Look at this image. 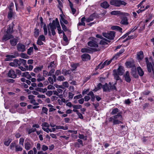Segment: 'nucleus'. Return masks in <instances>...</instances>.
<instances>
[{
  "mask_svg": "<svg viewBox=\"0 0 154 154\" xmlns=\"http://www.w3.org/2000/svg\"><path fill=\"white\" fill-rule=\"evenodd\" d=\"M37 77L38 78L37 79V81L38 82L43 81L45 79L44 77L41 76V75L40 74H38Z\"/></svg>",
  "mask_w": 154,
  "mask_h": 154,
  "instance_id": "58836bf2",
  "label": "nucleus"
},
{
  "mask_svg": "<svg viewBox=\"0 0 154 154\" xmlns=\"http://www.w3.org/2000/svg\"><path fill=\"white\" fill-rule=\"evenodd\" d=\"M112 30H116L120 32H122V29L119 26H113L112 27Z\"/></svg>",
  "mask_w": 154,
  "mask_h": 154,
  "instance_id": "37998d69",
  "label": "nucleus"
},
{
  "mask_svg": "<svg viewBox=\"0 0 154 154\" xmlns=\"http://www.w3.org/2000/svg\"><path fill=\"white\" fill-rule=\"evenodd\" d=\"M22 76L25 77L29 79H30L32 78L31 75H30L29 72H27L22 73Z\"/></svg>",
  "mask_w": 154,
  "mask_h": 154,
  "instance_id": "4be33fe9",
  "label": "nucleus"
},
{
  "mask_svg": "<svg viewBox=\"0 0 154 154\" xmlns=\"http://www.w3.org/2000/svg\"><path fill=\"white\" fill-rule=\"evenodd\" d=\"M96 37L98 38H100L101 39H102V40H104L105 41H107L108 42H110V41L107 40V39L103 38L102 36L101 35H99V34H97L96 35Z\"/></svg>",
  "mask_w": 154,
  "mask_h": 154,
  "instance_id": "49530a36",
  "label": "nucleus"
},
{
  "mask_svg": "<svg viewBox=\"0 0 154 154\" xmlns=\"http://www.w3.org/2000/svg\"><path fill=\"white\" fill-rule=\"evenodd\" d=\"M14 61L15 65L17 66V67L18 66H20V63L19 60L15 59L14 60Z\"/></svg>",
  "mask_w": 154,
  "mask_h": 154,
  "instance_id": "bf43d9fd",
  "label": "nucleus"
},
{
  "mask_svg": "<svg viewBox=\"0 0 154 154\" xmlns=\"http://www.w3.org/2000/svg\"><path fill=\"white\" fill-rule=\"evenodd\" d=\"M137 69L139 75L140 76H142L144 74V72L141 68L139 66L137 67Z\"/></svg>",
  "mask_w": 154,
  "mask_h": 154,
  "instance_id": "f704fd0d",
  "label": "nucleus"
},
{
  "mask_svg": "<svg viewBox=\"0 0 154 154\" xmlns=\"http://www.w3.org/2000/svg\"><path fill=\"white\" fill-rule=\"evenodd\" d=\"M38 38L40 40L43 41L44 42L45 41V36L43 35H40L39 36Z\"/></svg>",
  "mask_w": 154,
  "mask_h": 154,
  "instance_id": "680f3d73",
  "label": "nucleus"
},
{
  "mask_svg": "<svg viewBox=\"0 0 154 154\" xmlns=\"http://www.w3.org/2000/svg\"><path fill=\"white\" fill-rule=\"evenodd\" d=\"M72 72L71 69L67 70L66 69H63L62 71V73L65 75H70Z\"/></svg>",
  "mask_w": 154,
  "mask_h": 154,
  "instance_id": "412c9836",
  "label": "nucleus"
},
{
  "mask_svg": "<svg viewBox=\"0 0 154 154\" xmlns=\"http://www.w3.org/2000/svg\"><path fill=\"white\" fill-rule=\"evenodd\" d=\"M145 59L146 64L148 71L149 72H151L152 70L154 69V66H153L151 63L149 62L148 59L147 57L145 58Z\"/></svg>",
  "mask_w": 154,
  "mask_h": 154,
  "instance_id": "39448f33",
  "label": "nucleus"
},
{
  "mask_svg": "<svg viewBox=\"0 0 154 154\" xmlns=\"http://www.w3.org/2000/svg\"><path fill=\"white\" fill-rule=\"evenodd\" d=\"M17 50L19 52H23L26 50L25 45L20 43L17 45Z\"/></svg>",
  "mask_w": 154,
  "mask_h": 154,
  "instance_id": "423d86ee",
  "label": "nucleus"
},
{
  "mask_svg": "<svg viewBox=\"0 0 154 154\" xmlns=\"http://www.w3.org/2000/svg\"><path fill=\"white\" fill-rule=\"evenodd\" d=\"M13 12L12 8H11L9 9V11L8 12V19L10 20L11 19V18L13 16Z\"/></svg>",
  "mask_w": 154,
  "mask_h": 154,
  "instance_id": "72a5a7b5",
  "label": "nucleus"
},
{
  "mask_svg": "<svg viewBox=\"0 0 154 154\" xmlns=\"http://www.w3.org/2000/svg\"><path fill=\"white\" fill-rule=\"evenodd\" d=\"M24 139L23 138H21L19 140V144L22 146H23V143Z\"/></svg>",
  "mask_w": 154,
  "mask_h": 154,
  "instance_id": "6e6d98bb",
  "label": "nucleus"
},
{
  "mask_svg": "<svg viewBox=\"0 0 154 154\" xmlns=\"http://www.w3.org/2000/svg\"><path fill=\"white\" fill-rule=\"evenodd\" d=\"M19 40L18 38H14L10 40V42L11 45L12 46H15L16 45Z\"/></svg>",
  "mask_w": 154,
  "mask_h": 154,
  "instance_id": "4468645a",
  "label": "nucleus"
},
{
  "mask_svg": "<svg viewBox=\"0 0 154 154\" xmlns=\"http://www.w3.org/2000/svg\"><path fill=\"white\" fill-rule=\"evenodd\" d=\"M100 48H92L87 47L86 48H82L81 51L82 53H87L90 54L94 52L100 51Z\"/></svg>",
  "mask_w": 154,
  "mask_h": 154,
  "instance_id": "7ed1b4c3",
  "label": "nucleus"
},
{
  "mask_svg": "<svg viewBox=\"0 0 154 154\" xmlns=\"http://www.w3.org/2000/svg\"><path fill=\"white\" fill-rule=\"evenodd\" d=\"M57 80L60 81H62L65 80V79L63 76L60 75L57 77Z\"/></svg>",
  "mask_w": 154,
  "mask_h": 154,
  "instance_id": "09e8293b",
  "label": "nucleus"
},
{
  "mask_svg": "<svg viewBox=\"0 0 154 154\" xmlns=\"http://www.w3.org/2000/svg\"><path fill=\"white\" fill-rule=\"evenodd\" d=\"M19 61L20 63V66L21 65L24 66L26 65V61L25 60L20 59H19Z\"/></svg>",
  "mask_w": 154,
  "mask_h": 154,
  "instance_id": "c03bdc74",
  "label": "nucleus"
},
{
  "mask_svg": "<svg viewBox=\"0 0 154 154\" xmlns=\"http://www.w3.org/2000/svg\"><path fill=\"white\" fill-rule=\"evenodd\" d=\"M60 22H61L63 23H64L65 24H67L68 23V21L64 19V15L60 14Z\"/></svg>",
  "mask_w": 154,
  "mask_h": 154,
  "instance_id": "393cba45",
  "label": "nucleus"
},
{
  "mask_svg": "<svg viewBox=\"0 0 154 154\" xmlns=\"http://www.w3.org/2000/svg\"><path fill=\"white\" fill-rule=\"evenodd\" d=\"M79 64L78 63H73L71 65V67L72 69H71L72 72H73L74 70L76 69L77 66H78Z\"/></svg>",
  "mask_w": 154,
  "mask_h": 154,
  "instance_id": "a19ab883",
  "label": "nucleus"
},
{
  "mask_svg": "<svg viewBox=\"0 0 154 154\" xmlns=\"http://www.w3.org/2000/svg\"><path fill=\"white\" fill-rule=\"evenodd\" d=\"M102 35L105 37L110 40L114 39L115 35V32L114 31L108 32L107 33L103 32Z\"/></svg>",
  "mask_w": 154,
  "mask_h": 154,
  "instance_id": "20e7f679",
  "label": "nucleus"
},
{
  "mask_svg": "<svg viewBox=\"0 0 154 154\" xmlns=\"http://www.w3.org/2000/svg\"><path fill=\"white\" fill-rule=\"evenodd\" d=\"M125 51V49L124 48H122L120 51L113 57V58L117 59V58L120 56V55L122 54Z\"/></svg>",
  "mask_w": 154,
  "mask_h": 154,
  "instance_id": "cd10ccee",
  "label": "nucleus"
},
{
  "mask_svg": "<svg viewBox=\"0 0 154 154\" xmlns=\"http://www.w3.org/2000/svg\"><path fill=\"white\" fill-rule=\"evenodd\" d=\"M57 19H58L57 18H56L55 20H54L53 21L52 23H50L48 26L50 27V28L51 29H56V27H57Z\"/></svg>",
  "mask_w": 154,
  "mask_h": 154,
  "instance_id": "0eeeda50",
  "label": "nucleus"
},
{
  "mask_svg": "<svg viewBox=\"0 0 154 154\" xmlns=\"http://www.w3.org/2000/svg\"><path fill=\"white\" fill-rule=\"evenodd\" d=\"M78 137L80 139H83L85 140H87L86 137H85L83 134H79Z\"/></svg>",
  "mask_w": 154,
  "mask_h": 154,
  "instance_id": "5fc2aeb1",
  "label": "nucleus"
},
{
  "mask_svg": "<svg viewBox=\"0 0 154 154\" xmlns=\"http://www.w3.org/2000/svg\"><path fill=\"white\" fill-rule=\"evenodd\" d=\"M36 131V129L32 128L29 130L28 131V134H30L34 132L35 131Z\"/></svg>",
  "mask_w": 154,
  "mask_h": 154,
  "instance_id": "4d7b16f0",
  "label": "nucleus"
},
{
  "mask_svg": "<svg viewBox=\"0 0 154 154\" xmlns=\"http://www.w3.org/2000/svg\"><path fill=\"white\" fill-rule=\"evenodd\" d=\"M110 14L112 15H121L124 14H125L126 16H128L129 15L128 13H125L124 14L120 11H114L111 12Z\"/></svg>",
  "mask_w": 154,
  "mask_h": 154,
  "instance_id": "9b49d317",
  "label": "nucleus"
},
{
  "mask_svg": "<svg viewBox=\"0 0 154 154\" xmlns=\"http://www.w3.org/2000/svg\"><path fill=\"white\" fill-rule=\"evenodd\" d=\"M69 85V84L67 82H64L62 83V85H59V88L64 89L66 88H68Z\"/></svg>",
  "mask_w": 154,
  "mask_h": 154,
  "instance_id": "5701e85b",
  "label": "nucleus"
},
{
  "mask_svg": "<svg viewBox=\"0 0 154 154\" xmlns=\"http://www.w3.org/2000/svg\"><path fill=\"white\" fill-rule=\"evenodd\" d=\"M123 68L124 67L122 66L119 67L117 71V72L119 75H121L123 74L124 72Z\"/></svg>",
  "mask_w": 154,
  "mask_h": 154,
  "instance_id": "2eb2a0df",
  "label": "nucleus"
},
{
  "mask_svg": "<svg viewBox=\"0 0 154 154\" xmlns=\"http://www.w3.org/2000/svg\"><path fill=\"white\" fill-rule=\"evenodd\" d=\"M42 127H47L48 128L50 127V125L48 123L44 122L42 123Z\"/></svg>",
  "mask_w": 154,
  "mask_h": 154,
  "instance_id": "0e129e2a",
  "label": "nucleus"
},
{
  "mask_svg": "<svg viewBox=\"0 0 154 154\" xmlns=\"http://www.w3.org/2000/svg\"><path fill=\"white\" fill-rule=\"evenodd\" d=\"M81 58L83 61H87L91 59V56L88 54H85L81 56Z\"/></svg>",
  "mask_w": 154,
  "mask_h": 154,
  "instance_id": "f8f14e48",
  "label": "nucleus"
},
{
  "mask_svg": "<svg viewBox=\"0 0 154 154\" xmlns=\"http://www.w3.org/2000/svg\"><path fill=\"white\" fill-rule=\"evenodd\" d=\"M114 75L115 77V79L116 80H118L119 79V77L118 75V74L117 72V71L116 70H113Z\"/></svg>",
  "mask_w": 154,
  "mask_h": 154,
  "instance_id": "ea45409f",
  "label": "nucleus"
},
{
  "mask_svg": "<svg viewBox=\"0 0 154 154\" xmlns=\"http://www.w3.org/2000/svg\"><path fill=\"white\" fill-rule=\"evenodd\" d=\"M126 65L128 67H134L135 64L133 61H128L126 63Z\"/></svg>",
  "mask_w": 154,
  "mask_h": 154,
  "instance_id": "a878e982",
  "label": "nucleus"
},
{
  "mask_svg": "<svg viewBox=\"0 0 154 154\" xmlns=\"http://www.w3.org/2000/svg\"><path fill=\"white\" fill-rule=\"evenodd\" d=\"M8 76L13 79H15L17 77V75L14 70L13 69L10 70L8 73Z\"/></svg>",
  "mask_w": 154,
  "mask_h": 154,
  "instance_id": "1a4fd4ad",
  "label": "nucleus"
},
{
  "mask_svg": "<svg viewBox=\"0 0 154 154\" xmlns=\"http://www.w3.org/2000/svg\"><path fill=\"white\" fill-rule=\"evenodd\" d=\"M25 148L27 150H29L32 146L28 142H25L24 144Z\"/></svg>",
  "mask_w": 154,
  "mask_h": 154,
  "instance_id": "2f4dec72",
  "label": "nucleus"
},
{
  "mask_svg": "<svg viewBox=\"0 0 154 154\" xmlns=\"http://www.w3.org/2000/svg\"><path fill=\"white\" fill-rule=\"evenodd\" d=\"M57 30L58 31V32L59 34H60L62 33L63 32V31L61 30V27H60L59 23V22L58 19H57Z\"/></svg>",
  "mask_w": 154,
  "mask_h": 154,
  "instance_id": "e433bc0d",
  "label": "nucleus"
},
{
  "mask_svg": "<svg viewBox=\"0 0 154 154\" xmlns=\"http://www.w3.org/2000/svg\"><path fill=\"white\" fill-rule=\"evenodd\" d=\"M43 29L44 30V35H46L47 34L48 31L47 29L46 25H45L43 26Z\"/></svg>",
  "mask_w": 154,
  "mask_h": 154,
  "instance_id": "338daca9",
  "label": "nucleus"
},
{
  "mask_svg": "<svg viewBox=\"0 0 154 154\" xmlns=\"http://www.w3.org/2000/svg\"><path fill=\"white\" fill-rule=\"evenodd\" d=\"M35 90L37 91H39L42 93H44L47 91V89L46 88H45L44 89L40 88H37L35 89Z\"/></svg>",
  "mask_w": 154,
  "mask_h": 154,
  "instance_id": "c9c22d12",
  "label": "nucleus"
},
{
  "mask_svg": "<svg viewBox=\"0 0 154 154\" xmlns=\"http://www.w3.org/2000/svg\"><path fill=\"white\" fill-rule=\"evenodd\" d=\"M73 108L77 109L81 108L82 106L80 105H73Z\"/></svg>",
  "mask_w": 154,
  "mask_h": 154,
  "instance_id": "052dcab7",
  "label": "nucleus"
},
{
  "mask_svg": "<svg viewBox=\"0 0 154 154\" xmlns=\"http://www.w3.org/2000/svg\"><path fill=\"white\" fill-rule=\"evenodd\" d=\"M17 144L15 141L11 143L10 146V149L12 150H14L15 149V146H16Z\"/></svg>",
  "mask_w": 154,
  "mask_h": 154,
  "instance_id": "4c0bfd02",
  "label": "nucleus"
},
{
  "mask_svg": "<svg viewBox=\"0 0 154 154\" xmlns=\"http://www.w3.org/2000/svg\"><path fill=\"white\" fill-rule=\"evenodd\" d=\"M42 110L44 113L46 114H48V109L46 107H43L42 108Z\"/></svg>",
  "mask_w": 154,
  "mask_h": 154,
  "instance_id": "13d9d810",
  "label": "nucleus"
},
{
  "mask_svg": "<svg viewBox=\"0 0 154 154\" xmlns=\"http://www.w3.org/2000/svg\"><path fill=\"white\" fill-rule=\"evenodd\" d=\"M60 24L63 30L65 32L68 31V29L66 26L64 24L61 22H60Z\"/></svg>",
  "mask_w": 154,
  "mask_h": 154,
  "instance_id": "8fccbe9b",
  "label": "nucleus"
},
{
  "mask_svg": "<svg viewBox=\"0 0 154 154\" xmlns=\"http://www.w3.org/2000/svg\"><path fill=\"white\" fill-rule=\"evenodd\" d=\"M98 15L96 13H94L92 14V15H91L89 17L91 18L92 20H93L94 18H95L97 17Z\"/></svg>",
  "mask_w": 154,
  "mask_h": 154,
  "instance_id": "864d4df0",
  "label": "nucleus"
},
{
  "mask_svg": "<svg viewBox=\"0 0 154 154\" xmlns=\"http://www.w3.org/2000/svg\"><path fill=\"white\" fill-rule=\"evenodd\" d=\"M106 65L105 64H104V63H100L99 65L98 66V68H99L100 69H101L103 68Z\"/></svg>",
  "mask_w": 154,
  "mask_h": 154,
  "instance_id": "e2e57ef3",
  "label": "nucleus"
},
{
  "mask_svg": "<svg viewBox=\"0 0 154 154\" xmlns=\"http://www.w3.org/2000/svg\"><path fill=\"white\" fill-rule=\"evenodd\" d=\"M119 110L118 108H115L112 109V112L111 113V114L112 115L117 114L118 112H119Z\"/></svg>",
  "mask_w": 154,
  "mask_h": 154,
  "instance_id": "79ce46f5",
  "label": "nucleus"
},
{
  "mask_svg": "<svg viewBox=\"0 0 154 154\" xmlns=\"http://www.w3.org/2000/svg\"><path fill=\"white\" fill-rule=\"evenodd\" d=\"M100 6L103 8L106 9L109 7V5L107 2L105 1L101 3Z\"/></svg>",
  "mask_w": 154,
  "mask_h": 154,
  "instance_id": "c85d7f7f",
  "label": "nucleus"
},
{
  "mask_svg": "<svg viewBox=\"0 0 154 154\" xmlns=\"http://www.w3.org/2000/svg\"><path fill=\"white\" fill-rule=\"evenodd\" d=\"M11 141V140L9 139L8 140L5 141L4 142V144L5 145L7 146H8L9 145Z\"/></svg>",
  "mask_w": 154,
  "mask_h": 154,
  "instance_id": "69168bd1",
  "label": "nucleus"
},
{
  "mask_svg": "<svg viewBox=\"0 0 154 154\" xmlns=\"http://www.w3.org/2000/svg\"><path fill=\"white\" fill-rule=\"evenodd\" d=\"M23 146L17 144L16 146H15L14 150L16 152H19L22 151L23 149Z\"/></svg>",
  "mask_w": 154,
  "mask_h": 154,
  "instance_id": "a211bd4d",
  "label": "nucleus"
},
{
  "mask_svg": "<svg viewBox=\"0 0 154 154\" xmlns=\"http://www.w3.org/2000/svg\"><path fill=\"white\" fill-rule=\"evenodd\" d=\"M57 65L56 63L54 61L51 62L49 64V65L48 66V69H54L56 67Z\"/></svg>",
  "mask_w": 154,
  "mask_h": 154,
  "instance_id": "6ab92c4d",
  "label": "nucleus"
},
{
  "mask_svg": "<svg viewBox=\"0 0 154 154\" xmlns=\"http://www.w3.org/2000/svg\"><path fill=\"white\" fill-rule=\"evenodd\" d=\"M96 38H93V40L92 41H89L88 43V46L91 47H94L97 48L98 47V44L94 41V40H95Z\"/></svg>",
  "mask_w": 154,
  "mask_h": 154,
  "instance_id": "6e6552de",
  "label": "nucleus"
},
{
  "mask_svg": "<svg viewBox=\"0 0 154 154\" xmlns=\"http://www.w3.org/2000/svg\"><path fill=\"white\" fill-rule=\"evenodd\" d=\"M39 34V30L38 29L36 28L35 29L34 32V35L35 37L37 38Z\"/></svg>",
  "mask_w": 154,
  "mask_h": 154,
  "instance_id": "a18cd8bd",
  "label": "nucleus"
},
{
  "mask_svg": "<svg viewBox=\"0 0 154 154\" xmlns=\"http://www.w3.org/2000/svg\"><path fill=\"white\" fill-rule=\"evenodd\" d=\"M125 51V49L124 48H122L120 51L113 57V58L117 59V58L120 56V55L122 54Z\"/></svg>",
  "mask_w": 154,
  "mask_h": 154,
  "instance_id": "bb28decb",
  "label": "nucleus"
},
{
  "mask_svg": "<svg viewBox=\"0 0 154 154\" xmlns=\"http://www.w3.org/2000/svg\"><path fill=\"white\" fill-rule=\"evenodd\" d=\"M14 36L13 35H10L8 34V33H7V34L4 35L3 38H2V40L3 41H6L11 38H12Z\"/></svg>",
  "mask_w": 154,
  "mask_h": 154,
  "instance_id": "ddd939ff",
  "label": "nucleus"
},
{
  "mask_svg": "<svg viewBox=\"0 0 154 154\" xmlns=\"http://www.w3.org/2000/svg\"><path fill=\"white\" fill-rule=\"evenodd\" d=\"M124 77L125 81L127 82H129L131 81V79L129 73L128 71H127L126 72L125 74L124 75Z\"/></svg>",
  "mask_w": 154,
  "mask_h": 154,
  "instance_id": "dca6fc26",
  "label": "nucleus"
},
{
  "mask_svg": "<svg viewBox=\"0 0 154 154\" xmlns=\"http://www.w3.org/2000/svg\"><path fill=\"white\" fill-rule=\"evenodd\" d=\"M114 121L113 122V125H115L119 124H123V118L122 116V113L118 112L117 115L114 116Z\"/></svg>",
  "mask_w": 154,
  "mask_h": 154,
  "instance_id": "f257e3e1",
  "label": "nucleus"
},
{
  "mask_svg": "<svg viewBox=\"0 0 154 154\" xmlns=\"http://www.w3.org/2000/svg\"><path fill=\"white\" fill-rule=\"evenodd\" d=\"M107 41H105L104 40H102L100 41V44L101 45H105L107 44Z\"/></svg>",
  "mask_w": 154,
  "mask_h": 154,
  "instance_id": "774afa93",
  "label": "nucleus"
},
{
  "mask_svg": "<svg viewBox=\"0 0 154 154\" xmlns=\"http://www.w3.org/2000/svg\"><path fill=\"white\" fill-rule=\"evenodd\" d=\"M137 57L138 59L141 60L143 57V54L142 51H140L137 54Z\"/></svg>",
  "mask_w": 154,
  "mask_h": 154,
  "instance_id": "c756f323",
  "label": "nucleus"
},
{
  "mask_svg": "<svg viewBox=\"0 0 154 154\" xmlns=\"http://www.w3.org/2000/svg\"><path fill=\"white\" fill-rule=\"evenodd\" d=\"M120 23L124 25H127L128 24V20L126 17H123L120 21Z\"/></svg>",
  "mask_w": 154,
  "mask_h": 154,
  "instance_id": "f3484780",
  "label": "nucleus"
},
{
  "mask_svg": "<svg viewBox=\"0 0 154 154\" xmlns=\"http://www.w3.org/2000/svg\"><path fill=\"white\" fill-rule=\"evenodd\" d=\"M12 26H11V25H9V27L8 29L7 32V33H13L14 32L13 30V27H14V23L13 22L12 23Z\"/></svg>",
  "mask_w": 154,
  "mask_h": 154,
  "instance_id": "aec40b11",
  "label": "nucleus"
},
{
  "mask_svg": "<svg viewBox=\"0 0 154 154\" xmlns=\"http://www.w3.org/2000/svg\"><path fill=\"white\" fill-rule=\"evenodd\" d=\"M17 53L15 52L14 53V55H6V58L5 59V60L8 61L11 60L13 58H15L17 56Z\"/></svg>",
  "mask_w": 154,
  "mask_h": 154,
  "instance_id": "9d476101",
  "label": "nucleus"
},
{
  "mask_svg": "<svg viewBox=\"0 0 154 154\" xmlns=\"http://www.w3.org/2000/svg\"><path fill=\"white\" fill-rule=\"evenodd\" d=\"M43 66L36 67L34 69L33 71L36 73H38L42 70L43 68Z\"/></svg>",
  "mask_w": 154,
  "mask_h": 154,
  "instance_id": "b1692460",
  "label": "nucleus"
},
{
  "mask_svg": "<svg viewBox=\"0 0 154 154\" xmlns=\"http://www.w3.org/2000/svg\"><path fill=\"white\" fill-rule=\"evenodd\" d=\"M116 84V83H115L114 85H112L110 82L109 83V91L110 90H116V88L115 86V85Z\"/></svg>",
  "mask_w": 154,
  "mask_h": 154,
  "instance_id": "473e14b6",
  "label": "nucleus"
},
{
  "mask_svg": "<svg viewBox=\"0 0 154 154\" xmlns=\"http://www.w3.org/2000/svg\"><path fill=\"white\" fill-rule=\"evenodd\" d=\"M33 52V47H31L27 50V53L29 55H30Z\"/></svg>",
  "mask_w": 154,
  "mask_h": 154,
  "instance_id": "de8ad7c7",
  "label": "nucleus"
},
{
  "mask_svg": "<svg viewBox=\"0 0 154 154\" xmlns=\"http://www.w3.org/2000/svg\"><path fill=\"white\" fill-rule=\"evenodd\" d=\"M110 3L111 5L116 7H119L121 5L125 6L127 4L125 2L120 0H111Z\"/></svg>",
  "mask_w": 154,
  "mask_h": 154,
  "instance_id": "f03ea898",
  "label": "nucleus"
},
{
  "mask_svg": "<svg viewBox=\"0 0 154 154\" xmlns=\"http://www.w3.org/2000/svg\"><path fill=\"white\" fill-rule=\"evenodd\" d=\"M53 92H54V95H55L58 96L60 98H62L63 97V95L62 94H61L59 95L58 92L57 90V91H53Z\"/></svg>",
  "mask_w": 154,
  "mask_h": 154,
  "instance_id": "603ef678",
  "label": "nucleus"
},
{
  "mask_svg": "<svg viewBox=\"0 0 154 154\" xmlns=\"http://www.w3.org/2000/svg\"><path fill=\"white\" fill-rule=\"evenodd\" d=\"M102 88L104 91H109V84H108L107 83L103 86Z\"/></svg>",
  "mask_w": 154,
  "mask_h": 154,
  "instance_id": "7c9ffc66",
  "label": "nucleus"
},
{
  "mask_svg": "<svg viewBox=\"0 0 154 154\" xmlns=\"http://www.w3.org/2000/svg\"><path fill=\"white\" fill-rule=\"evenodd\" d=\"M115 60L116 59H115V58H113V57L110 60H106V61H105L104 62V64H105L106 65H108L112 61V60Z\"/></svg>",
  "mask_w": 154,
  "mask_h": 154,
  "instance_id": "3c124183",
  "label": "nucleus"
}]
</instances>
